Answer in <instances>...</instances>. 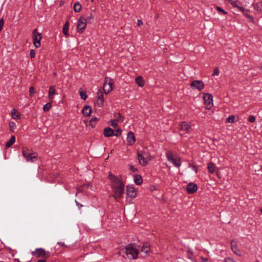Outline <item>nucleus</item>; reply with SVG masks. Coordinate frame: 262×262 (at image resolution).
<instances>
[{
    "instance_id": "1",
    "label": "nucleus",
    "mask_w": 262,
    "mask_h": 262,
    "mask_svg": "<svg viewBox=\"0 0 262 262\" xmlns=\"http://www.w3.org/2000/svg\"><path fill=\"white\" fill-rule=\"evenodd\" d=\"M109 178L111 181L112 188L114 194L112 196L117 200V198H121L124 191V184L117 177L112 173H109Z\"/></svg>"
},
{
    "instance_id": "2",
    "label": "nucleus",
    "mask_w": 262,
    "mask_h": 262,
    "mask_svg": "<svg viewBox=\"0 0 262 262\" xmlns=\"http://www.w3.org/2000/svg\"><path fill=\"white\" fill-rule=\"evenodd\" d=\"M139 246L136 244L130 243L126 246L125 249L126 255L129 259H136L138 257L139 251L137 247Z\"/></svg>"
},
{
    "instance_id": "3",
    "label": "nucleus",
    "mask_w": 262,
    "mask_h": 262,
    "mask_svg": "<svg viewBox=\"0 0 262 262\" xmlns=\"http://www.w3.org/2000/svg\"><path fill=\"white\" fill-rule=\"evenodd\" d=\"M23 155L28 162H34L36 159L37 155L36 153H31L27 147L23 148Z\"/></svg>"
},
{
    "instance_id": "4",
    "label": "nucleus",
    "mask_w": 262,
    "mask_h": 262,
    "mask_svg": "<svg viewBox=\"0 0 262 262\" xmlns=\"http://www.w3.org/2000/svg\"><path fill=\"white\" fill-rule=\"evenodd\" d=\"M32 254L36 257H44L48 258L51 256L50 252L46 251L42 248L36 249L35 251L32 252Z\"/></svg>"
},
{
    "instance_id": "5",
    "label": "nucleus",
    "mask_w": 262,
    "mask_h": 262,
    "mask_svg": "<svg viewBox=\"0 0 262 262\" xmlns=\"http://www.w3.org/2000/svg\"><path fill=\"white\" fill-rule=\"evenodd\" d=\"M191 129V126L185 121L182 122L179 126L180 134L181 135H184L186 133H189Z\"/></svg>"
},
{
    "instance_id": "6",
    "label": "nucleus",
    "mask_w": 262,
    "mask_h": 262,
    "mask_svg": "<svg viewBox=\"0 0 262 262\" xmlns=\"http://www.w3.org/2000/svg\"><path fill=\"white\" fill-rule=\"evenodd\" d=\"M166 158L168 161L171 162L177 167H179L180 166L181 162L180 158L173 156L170 152L166 154Z\"/></svg>"
},
{
    "instance_id": "7",
    "label": "nucleus",
    "mask_w": 262,
    "mask_h": 262,
    "mask_svg": "<svg viewBox=\"0 0 262 262\" xmlns=\"http://www.w3.org/2000/svg\"><path fill=\"white\" fill-rule=\"evenodd\" d=\"M112 84V79L106 77L105 79L103 88V90L105 94H108L113 90Z\"/></svg>"
},
{
    "instance_id": "8",
    "label": "nucleus",
    "mask_w": 262,
    "mask_h": 262,
    "mask_svg": "<svg viewBox=\"0 0 262 262\" xmlns=\"http://www.w3.org/2000/svg\"><path fill=\"white\" fill-rule=\"evenodd\" d=\"M203 99L207 108L210 109L213 105L212 95L209 93H204L203 94Z\"/></svg>"
},
{
    "instance_id": "9",
    "label": "nucleus",
    "mask_w": 262,
    "mask_h": 262,
    "mask_svg": "<svg viewBox=\"0 0 262 262\" xmlns=\"http://www.w3.org/2000/svg\"><path fill=\"white\" fill-rule=\"evenodd\" d=\"M190 86L192 89H195L201 91L204 88V84L201 80H194L190 83Z\"/></svg>"
},
{
    "instance_id": "10",
    "label": "nucleus",
    "mask_w": 262,
    "mask_h": 262,
    "mask_svg": "<svg viewBox=\"0 0 262 262\" xmlns=\"http://www.w3.org/2000/svg\"><path fill=\"white\" fill-rule=\"evenodd\" d=\"M42 38L41 34H33L32 39L33 44L36 48H38L40 46V40Z\"/></svg>"
},
{
    "instance_id": "11",
    "label": "nucleus",
    "mask_w": 262,
    "mask_h": 262,
    "mask_svg": "<svg viewBox=\"0 0 262 262\" xmlns=\"http://www.w3.org/2000/svg\"><path fill=\"white\" fill-rule=\"evenodd\" d=\"M87 24V21H85L84 17L82 16L80 17L78 19L77 25V28L78 31H83V30L85 28Z\"/></svg>"
},
{
    "instance_id": "12",
    "label": "nucleus",
    "mask_w": 262,
    "mask_h": 262,
    "mask_svg": "<svg viewBox=\"0 0 262 262\" xmlns=\"http://www.w3.org/2000/svg\"><path fill=\"white\" fill-rule=\"evenodd\" d=\"M98 100L95 102L96 105H98L99 107L102 106L104 102L103 92L101 90H99L97 93Z\"/></svg>"
},
{
    "instance_id": "13",
    "label": "nucleus",
    "mask_w": 262,
    "mask_h": 262,
    "mask_svg": "<svg viewBox=\"0 0 262 262\" xmlns=\"http://www.w3.org/2000/svg\"><path fill=\"white\" fill-rule=\"evenodd\" d=\"M137 155H138V160H139V163L142 166H146L148 163V160L142 156L141 150H138Z\"/></svg>"
},
{
    "instance_id": "14",
    "label": "nucleus",
    "mask_w": 262,
    "mask_h": 262,
    "mask_svg": "<svg viewBox=\"0 0 262 262\" xmlns=\"http://www.w3.org/2000/svg\"><path fill=\"white\" fill-rule=\"evenodd\" d=\"M198 186L193 183H190L186 186V190L189 194H192L196 191Z\"/></svg>"
},
{
    "instance_id": "15",
    "label": "nucleus",
    "mask_w": 262,
    "mask_h": 262,
    "mask_svg": "<svg viewBox=\"0 0 262 262\" xmlns=\"http://www.w3.org/2000/svg\"><path fill=\"white\" fill-rule=\"evenodd\" d=\"M126 194L131 198H135L137 195V192L134 187L132 186H127Z\"/></svg>"
},
{
    "instance_id": "16",
    "label": "nucleus",
    "mask_w": 262,
    "mask_h": 262,
    "mask_svg": "<svg viewBox=\"0 0 262 262\" xmlns=\"http://www.w3.org/2000/svg\"><path fill=\"white\" fill-rule=\"evenodd\" d=\"M231 248L236 255L241 256V252L239 249L237 248V244L234 240H232L231 242Z\"/></svg>"
},
{
    "instance_id": "17",
    "label": "nucleus",
    "mask_w": 262,
    "mask_h": 262,
    "mask_svg": "<svg viewBox=\"0 0 262 262\" xmlns=\"http://www.w3.org/2000/svg\"><path fill=\"white\" fill-rule=\"evenodd\" d=\"M127 141L129 144L133 145L136 141L135 136L132 132H129L127 134Z\"/></svg>"
},
{
    "instance_id": "18",
    "label": "nucleus",
    "mask_w": 262,
    "mask_h": 262,
    "mask_svg": "<svg viewBox=\"0 0 262 262\" xmlns=\"http://www.w3.org/2000/svg\"><path fill=\"white\" fill-rule=\"evenodd\" d=\"M103 134L105 137H111L114 134V131L110 127H107L104 129Z\"/></svg>"
},
{
    "instance_id": "19",
    "label": "nucleus",
    "mask_w": 262,
    "mask_h": 262,
    "mask_svg": "<svg viewBox=\"0 0 262 262\" xmlns=\"http://www.w3.org/2000/svg\"><path fill=\"white\" fill-rule=\"evenodd\" d=\"M92 112V108L89 105H85L84 106L82 110V113L85 116H89L90 115Z\"/></svg>"
},
{
    "instance_id": "20",
    "label": "nucleus",
    "mask_w": 262,
    "mask_h": 262,
    "mask_svg": "<svg viewBox=\"0 0 262 262\" xmlns=\"http://www.w3.org/2000/svg\"><path fill=\"white\" fill-rule=\"evenodd\" d=\"M56 94L55 86L54 85L50 87L49 91V99L52 100L53 98V95Z\"/></svg>"
},
{
    "instance_id": "21",
    "label": "nucleus",
    "mask_w": 262,
    "mask_h": 262,
    "mask_svg": "<svg viewBox=\"0 0 262 262\" xmlns=\"http://www.w3.org/2000/svg\"><path fill=\"white\" fill-rule=\"evenodd\" d=\"M134 182L138 185H141L142 183V177L139 174H135L134 176Z\"/></svg>"
},
{
    "instance_id": "22",
    "label": "nucleus",
    "mask_w": 262,
    "mask_h": 262,
    "mask_svg": "<svg viewBox=\"0 0 262 262\" xmlns=\"http://www.w3.org/2000/svg\"><path fill=\"white\" fill-rule=\"evenodd\" d=\"M136 82L140 87H142L144 85V81L141 76L137 77L136 79Z\"/></svg>"
},
{
    "instance_id": "23",
    "label": "nucleus",
    "mask_w": 262,
    "mask_h": 262,
    "mask_svg": "<svg viewBox=\"0 0 262 262\" xmlns=\"http://www.w3.org/2000/svg\"><path fill=\"white\" fill-rule=\"evenodd\" d=\"M150 250L149 245L148 243H145L141 249V252H144L147 254Z\"/></svg>"
},
{
    "instance_id": "24",
    "label": "nucleus",
    "mask_w": 262,
    "mask_h": 262,
    "mask_svg": "<svg viewBox=\"0 0 262 262\" xmlns=\"http://www.w3.org/2000/svg\"><path fill=\"white\" fill-rule=\"evenodd\" d=\"M12 116L14 119H18L20 118V114L17 112V111L13 108L12 110Z\"/></svg>"
},
{
    "instance_id": "25",
    "label": "nucleus",
    "mask_w": 262,
    "mask_h": 262,
    "mask_svg": "<svg viewBox=\"0 0 262 262\" xmlns=\"http://www.w3.org/2000/svg\"><path fill=\"white\" fill-rule=\"evenodd\" d=\"M15 137L14 136H12L11 137L10 140L7 142V143L6 144V147L7 148L11 147L15 143Z\"/></svg>"
},
{
    "instance_id": "26",
    "label": "nucleus",
    "mask_w": 262,
    "mask_h": 262,
    "mask_svg": "<svg viewBox=\"0 0 262 262\" xmlns=\"http://www.w3.org/2000/svg\"><path fill=\"white\" fill-rule=\"evenodd\" d=\"M208 169L210 173H214L215 171V167L212 162H209L208 164Z\"/></svg>"
},
{
    "instance_id": "27",
    "label": "nucleus",
    "mask_w": 262,
    "mask_h": 262,
    "mask_svg": "<svg viewBox=\"0 0 262 262\" xmlns=\"http://www.w3.org/2000/svg\"><path fill=\"white\" fill-rule=\"evenodd\" d=\"M85 21H87V23L91 24L92 23V20L94 18V16L92 13H90L87 16H83Z\"/></svg>"
},
{
    "instance_id": "28",
    "label": "nucleus",
    "mask_w": 262,
    "mask_h": 262,
    "mask_svg": "<svg viewBox=\"0 0 262 262\" xmlns=\"http://www.w3.org/2000/svg\"><path fill=\"white\" fill-rule=\"evenodd\" d=\"M73 8L75 12H80L81 9V6L79 2H76L74 4Z\"/></svg>"
},
{
    "instance_id": "29",
    "label": "nucleus",
    "mask_w": 262,
    "mask_h": 262,
    "mask_svg": "<svg viewBox=\"0 0 262 262\" xmlns=\"http://www.w3.org/2000/svg\"><path fill=\"white\" fill-rule=\"evenodd\" d=\"M98 121V118L97 117H93L90 121V124L92 127H94L96 123Z\"/></svg>"
},
{
    "instance_id": "30",
    "label": "nucleus",
    "mask_w": 262,
    "mask_h": 262,
    "mask_svg": "<svg viewBox=\"0 0 262 262\" xmlns=\"http://www.w3.org/2000/svg\"><path fill=\"white\" fill-rule=\"evenodd\" d=\"M69 23L68 21H67L64 26H63V28H62V31L63 32L62 33H68V31H69Z\"/></svg>"
},
{
    "instance_id": "31",
    "label": "nucleus",
    "mask_w": 262,
    "mask_h": 262,
    "mask_svg": "<svg viewBox=\"0 0 262 262\" xmlns=\"http://www.w3.org/2000/svg\"><path fill=\"white\" fill-rule=\"evenodd\" d=\"M235 117L234 115H231L226 119V122L228 123H233L235 122Z\"/></svg>"
},
{
    "instance_id": "32",
    "label": "nucleus",
    "mask_w": 262,
    "mask_h": 262,
    "mask_svg": "<svg viewBox=\"0 0 262 262\" xmlns=\"http://www.w3.org/2000/svg\"><path fill=\"white\" fill-rule=\"evenodd\" d=\"M52 106V104L50 102L49 103H48L47 104H46L43 107V110L45 112H47L48 111L50 108Z\"/></svg>"
},
{
    "instance_id": "33",
    "label": "nucleus",
    "mask_w": 262,
    "mask_h": 262,
    "mask_svg": "<svg viewBox=\"0 0 262 262\" xmlns=\"http://www.w3.org/2000/svg\"><path fill=\"white\" fill-rule=\"evenodd\" d=\"M118 121V119H115L114 120H111L110 125L114 127H116L118 125V123H117Z\"/></svg>"
},
{
    "instance_id": "34",
    "label": "nucleus",
    "mask_w": 262,
    "mask_h": 262,
    "mask_svg": "<svg viewBox=\"0 0 262 262\" xmlns=\"http://www.w3.org/2000/svg\"><path fill=\"white\" fill-rule=\"evenodd\" d=\"M80 96L83 100H85L88 98V95L84 91L80 92Z\"/></svg>"
},
{
    "instance_id": "35",
    "label": "nucleus",
    "mask_w": 262,
    "mask_h": 262,
    "mask_svg": "<svg viewBox=\"0 0 262 262\" xmlns=\"http://www.w3.org/2000/svg\"><path fill=\"white\" fill-rule=\"evenodd\" d=\"M15 126H16L15 123L14 122H10L9 123V127H10V129L11 131L13 130V129L15 127Z\"/></svg>"
},
{
    "instance_id": "36",
    "label": "nucleus",
    "mask_w": 262,
    "mask_h": 262,
    "mask_svg": "<svg viewBox=\"0 0 262 262\" xmlns=\"http://www.w3.org/2000/svg\"><path fill=\"white\" fill-rule=\"evenodd\" d=\"M121 132H122V129L121 128H119L116 130V133H114V134H113V136L118 137L121 135Z\"/></svg>"
},
{
    "instance_id": "37",
    "label": "nucleus",
    "mask_w": 262,
    "mask_h": 262,
    "mask_svg": "<svg viewBox=\"0 0 262 262\" xmlns=\"http://www.w3.org/2000/svg\"><path fill=\"white\" fill-rule=\"evenodd\" d=\"M141 155H142V156H143L144 157H145V158H146L148 160H150L149 156L148 153H147L146 152H143L142 151H141Z\"/></svg>"
},
{
    "instance_id": "38",
    "label": "nucleus",
    "mask_w": 262,
    "mask_h": 262,
    "mask_svg": "<svg viewBox=\"0 0 262 262\" xmlns=\"http://www.w3.org/2000/svg\"><path fill=\"white\" fill-rule=\"evenodd\" d=\"M35 56V52L34 50L30 51V56L31 59L34 58Z\"/></svg>"
},
{
    "instance_id": "39",
    "label": "nucleus",
    "mask_w": 262,
    "mask_h": 262,
    "mask_svg": "<svg viewBox=\"0 0 262 262\" xmlns=\"http://www.w3.org/2000/svg\"><path fill=\"white\" fill-rule=\"evenodd\" d=\"M114 117L116 118L115 119H118V121L122 118L121 114L118 113H116L114 114Z\"/></svg>"
},
{
    "instance_id": "40",
    "label": "nucleus",
    "mask_w": 262,
    "mask_h": 262,
    "mask_svg": "<svg viewBox=\"0 0 262 262\" xmlns=\"http://www.w3.org/2000/svg\"><path fill=\"white\" fill-rule=\"evenodd\" d=\"M255 118L254 116H250L248 118V121L250 122L253 123L255 121Z\"/></svg>"
},
{
    "instance_id": "41",
    "label": "nucleus",
    "mask_w": 262,
    "mask_h": 262,
    "mask_svg": "<svg viewBox=\"0 0 262 262\" xmlns=\"http://www.w3.org/2000/svg\"><path fill=\"white\" fill-rule=\"evenodd\" d=\"M216 9L220 12L222 13L223 14H226L227 12L223 9L222 8L220 7H216Z\"/></svg>"
},
{
    "instance_id": "42",
    "label": "nucleus",
    "mask_w": 262,
    "mask_h": 262,
    "mask_svg": "<svg viewBox=\"0 0 262 262\" xmlns=\"http://www.w3.org/2000/svg\"><path fill=\"white\" fill-rule=\"evenodd\" d=\"M219 74V70L217 68H216L214 69L213 73L212 74V76L218 75Z\"/></svg>"
},
{
    "instance_id": "43",
    "label": "nucleus",
    "mask_w": 262,
    "mask_h": 262,
    "mask_svg": "<svg viewBox=\"0 0 262 262\" xmlns=\"http://www.w3.org/2000/svg\"><path fill=\"white\" fill-rule=\"evenodd\" d=\"M4 24V20L3 18H2L0 19V32L1 31V30L3 29Z\"/></svg>"
},
{
    "instance_id": "44",
    "label": "nucleus",
    "mask_w": 262,
    "mask_h": 262,
    "mask_svg": "<svg viewBox=\"0 0 262 262\" xmlns=\"http://www.w3.org/2000/svg\"><path fill=\"white\" fill-rule=\"evenodd\" d=\"M130 169L132 171L136 172L138 170V169L133 165H130Z\"/></svg>"
},
{
    "instance_id": "45",
    "label": "nucleus",
    "mask_w": 262,
    "mask_h": 262,
    "mask_svg": "<svg viewBox=\"0 0 262 262\" xmlns=\"http://www.w3.org/2000/svg\"><path fill=\"white\" fill-rule=\"evenodd\" d=\"M29 92L30 93V95H32V94L35 93L34 88L33 86L30 87Z\"/></svg>"
},
{
    "instance_id": "46",
    "label": "nucleus",
    "mask_w": 262,
    "mask_h": 262,
    "mask_svg": "<svg viewBox=\"0 0 262 262\" xmlns=\"http://www.w3.org/2000/svg\"><path fill=\"white\" fill-rule=\"evenodd\" d=\"M142 25H143L142 21L141 20H140V19H138V20H137V25H138V26L140 27V26H141Z\"/></svg>"
},
{
    "instance_id": "47",
    "label": "nucleus",
    "mask_w": 262,
    "mask_h": 262,
    "mask_svg": "<svg viewBox=\"0 0 262 262\" xmlns=\"http://www.w3.org/2000/svg\"><path fill=\"white\" fill-rule=\"evenodd\" d=\"M225 262H233V261L231 258H227L225 259Z\"/></svg>"
},
{
    "instance_id": "48",
    "label": "nucleus",
    "mask_w": 262,
    "mask_h": 262,
    "mask_svg": "<svg viewBox=\"0 0 262 262\" xmlns=\"http://www.w3.org/2000/svg\"><path fill=\"white\" fill-rule=\"evenodd\" d=\"M188 257L189 258H190V256H191L192 255V252L190 250H188Z\"/></svg>"
},
{
    "instance_id": "49",
    "label": "nucleus",
    "mask_w": 262,
    "mask_h": 262,
    "mask_svg": "<svg viewBox=\"0 0 262 262\" xmlns=\"http://www.w3.org/2000/svg\"><path fill=\"white\" fill-rule=\"evenodd\" d=\"M58 244L63 247H67L64 243L62 242H58Z\"/></svg>"
},
{
    "instance_id": "50",
    "label": "nucleus",
    "mask_w": 262,
    "mask_h": 262,
    "mask_svg": "<svg viewBox=\"0 0 262 262\" xmlns=\"http://www.w3.org/2000/svg\"><path fill=\"white\" fill-rule=\"evenodd\" d=\"M202 261L201 262H206L207 261V259L206 258H204L201 257Z\"/></svg>"
},
{
    "instance_id": "51",
    "label": "nucleus",
    "mask_w": 262,
    "mask_h": 262,
    "mask_svg": "<svg viewBox=\"0 0 262 262\" xmlns=\"http://www.w3.org/2000/svg\"><path fill=\"white\" fill-rule=\"evenodd\" d=\"M46 259H39L37 262H46Z\"/></svg>"
},
{
    "instance_id": "52",
    "label": "nucleus",
    "mask_w": 262,
    "mask_h": 262,
    "mask_svg": "<svg viewBox=\"0 0 262 262\" xmlns=\"http://www.w3.org/2000/svg\"><path fill=\"white\" fill-rule=\"evenodd\" d=\"M192 169L195 171V172H197V167L196 166H193L192 167Z\"/></svg>"
},
{
    "instance_id": "53",
    "label": "nucleus",
    "mask_w": 262,
    "mask_h": 262,
    "mask_svg": "<svg viewBox=\"0 0 262 262\" xmlns=\"http://www.w3.org/2000/svg\"><path fill=\"white\" fill-rule=\"evenodd\" d=\"M76 204H77V205L79 207H81L82 206V205H81V204H80L79 203H78L77 201H76Z\"/></svg>"
},
{
    "instance_id": "54",
    "label": "nucleus",
    "mask_w": 262,
    "mask_h": 262,
    "mask_svg": "<svg viewBox=\"0 0 262 262\" xmlns=\"http://www.w3.org/2000/svg\"><path fill=\"white\" fill-rule=\"evenodd\" d=\"M37 29H35L33 30L32 32V33H37Z\"/></svg>"
},
{
    "instance_id": "55",
    "label": "nucleus",
    "mask_w": 262,
    "mask_h": 262,
    "mask_svg": "<svg viewBox=\"0 0 262 262\" xmlns=\"http://www.w3.org/2000/svg\"><path fill=\"white\" fill-rule=\"evenodd\" d=\"M64 34L66 35V37H67L69 35V34H68V33H66V34Z\"/></svg>"
},
{
    "instance_id": "56",
    "label": "nucleus",
    "mask_w": 262,
    "mask_h": 262,
    "mask_svg": "<svg viewBox=\"0 0 262 262\" xmlns=\"http://www.w3.org/2000/svg\"><path fill=\"white\" fill-rule=\"evenodd\" d=\"M260 69H262V66L260 67Z\"/></svg>"
},
{
    "instance_id": "57",
    "label": "nucleus",
    "mask_w": 262,
    "mask_h": 262,
    "mask_svg": "<svg viewBox=\"0 0 262 262\" xmlns=\"http://www.w3.org/2000/svg\"><path fill=\"white\" fill-rule=\"evenodd\" d=\"M91 1H92V2H93V0H91Z\"/></svg>"
},
{
    "instance_id": "58",
    "label": "nucleus",
    "mask_w": 262,
    "mask_h": 262,
    "mask_svg": "<svg viewBox=\"0 0 262 262\" xmlns=\"http://www.w3.org/2000/svg\"><path fill=\"white\" fill-rule=\"evenodd\" d=\"M261 2H262V0H261Z\"/></svg>"
}]
</instances>
